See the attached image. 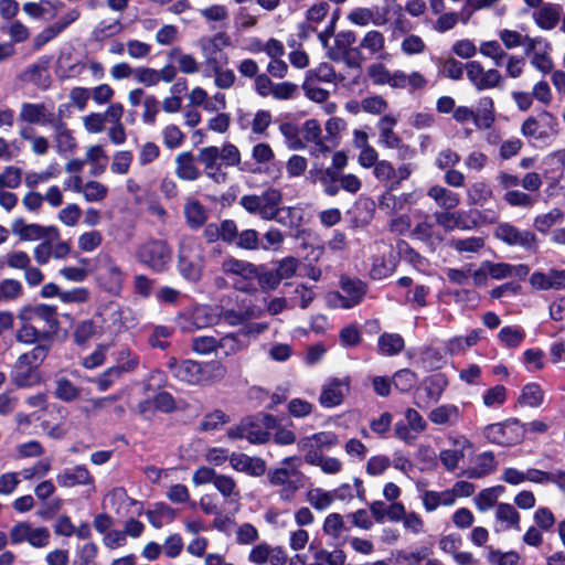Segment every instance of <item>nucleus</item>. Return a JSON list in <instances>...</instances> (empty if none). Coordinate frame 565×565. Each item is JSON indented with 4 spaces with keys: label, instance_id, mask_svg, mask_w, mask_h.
<instances>
[{
    "label": "nucleus",
    "instance_id": "nucleus-1",
    "mask_svg": "<svg viewBox=\"0 0 565 565\" xmlns=\"http://www.w3.org/2000/svg\"><path fill=\"white\" fill-rule=\"evenodd\" d=\"M282 194L278 189L269 188L262 194H247L239 199V205L250 214L258 215L262 220L271 221L277 220L279 223L285 224L278 215L285 209L280 207ZM286 211L292 215L296 211L294 207H287Z\"/></svg>",
    "mask_w": 565,
    "mask_h": 565
},
{
    "label": "nucleus",
    "instance_id": "nucleus-2",
    "mask_svg": "<svg viewBox=\"0 0 565 565\" xmlns=\"http://www.w3.org/2000/svg\"><path fill=\"white\" fill-rule=\"evenodd\" d=\"M204 268V253L201 241L191 235L181 237L178 246V270L180 275L191 281L201 279Z\"/></svg>",
    "mask_w": 565,
    "mask_h": 565
},
{
    "label": "nucleus",
    "instance_id": "nucleus-3",
    "mask_svg": "<svg viewBox=\"0 0 565 565\" xmlns=\"http://www.w3.org/2000/svg\"><path fill=\"white\" fill-rule=\"evenodd\" d=\"M257 268L253 263L233 256H227L221 265L223 274L235 277L234 288L247 294L256 291Z\"/></svg>",
    "mask_w": 565,
    "mask_h": 565
},
{
    "label": "nucleus",
    "instance_id": "nucleus-4",
    "mask_svg": "<svg viewBox=\"0 0 565 565\" xmlns=\"http://www.w3.org/2000/svg\"><path fill=\"white\" fill-rule=\"evenodd\" d=\"M171 249L162 239H148L136 253L137 259L154 271H163L171 260Z\"/></svg>",
    "mask_w": 565,
    "mask_h": 565
},
{
    "label": "nucleus",
    "instance_id": "nucleus-5",
    "mask_svg": "<svg viewBox=\"0 0 565 565\" xmlns=\"http://www.w3.org/2000/svg\"><path fill=\"white\" fill-rule=\"evenodd\" d=\"M232 45L231 38L225 32H217L213 35H204L198 40V46L204 57L205 68L216 64H227L228 56L223 49Z\"/></svg>",
    "mask_w": 565,
    "mask_h": 565
},
{
    "label": "nucleus",
    "instance_id": "nucleus-6",
    "mask_svg": "<svg viewBox=\"0 0 565 565\" xmlns=\"http://www.w3.org/2000/svg\"><path fill=\"white\" fill-rule=\"evenodd\" d=\"M266 323H252L237 332H230L217 340L218 351L224 356L235 355L247 349L250 335H258L267 329Z\"/></svg>",
    "mask_w": 565,
    "mask_h": 565
},
{
    "label": "nucleus",
    "instance_id": "nucleus-7",
    "mask_svg": "<svg viewBox=\"0 0 565 565\" xmlns=\"http://www.w3.org/2000/svg\"><path fill=\"white\" fill-rule=\"evenodd\" d=\"M9 539L13 545L28 543L34 548H44L50 544L51 533L44 526H33L29 522H19L11 527Z\"/></svg>",
    "mask_w": 565,
    "mask_h": 565
},
{
    "label": "nucleus",
    "instance_id": "nucleus-8",
    "mask_svg": "<svg viewBox=\"0 0 565 565\" xmlns=\"http://www.w3.org/2000/svg\"><path fill=\"white\" fill-rule=\"evenodd\" d=\"M484 437L493 444L511 446L524 438L525 427L516 419L503 424H491L483 430Z\"/></svg>",
    "mask_w": 565,
    "mask_h": 565
},
{
    "label": "nucleus",
    "instance_id": "nucleus-9",
    "mask_svg": "<svg viewBox=\"0 0 565 565\" xmlns=\"http://www.w3.org/2000/svg\"><path fill=\"white\" fill-rule=\"evenodd\" d=\"M340 287L341 292L331 294L329 301L344 309L358 306L366 294V285L359 279L342 277Z\"/></svg>",
    "mask_w": 565,
    "mask_h": 565
},
{
    "label": "nucleus",
    "instance_id": "nucleus-10",
    "mask_svg": "<svg viewBox=\"0 0 565 565\" xmlns=\"http://www.w3.org/2000/svg\"><path fill=\"white\" fill-rule=\"evenodd\" d=\"M525 54L530 57L531 65L542 74L553 71L554 63L551 57V44L542 38L524 36Z\"/></svg>",
    "mask_w": 565,
    "mask_h": 565
},
{
    "label": "nucleus",
    "instance_id": "nucleus-11",
    "mask_svg": "<svg viewBox=\"0 0 565 565\" xmlns=\"http://www.w3.org/2000/svg\"><path fill=\"white\" fill-rule=\"evenodd\" d=\"M339 444L338 436L332 431H319L303 436L298 440L299 451L305 452L306 462H313L316 456L323 450H329Z\"/></svg>",
    "mask_w": 565,
    "mask_h": 565
},
{
    "label": "nucleus",
    "instance_id": "nucleus-12",
    "mask_svg": "<svg viewBox=\"0 0 565 565\" xmlns=\"http://www.w3.org/2000/svg\"><path fill=\"white\" fill-rule=\"evenodd\" d=\"M465 68L468 79L477 90L501 87L504 82L498 70H484L478 61L468 62Z\"/></svg>",
    "mask_w": 565,
    "mask_h": 565
},
{
    "label": "nucleus",
    "instance_id": "nucleus-13",
    "mask_svg": "<svg viewBox=\"0 0 565 565\" xmlns=\"http://www.w3.org/2000/svg\"><path fill=\"white\" fill-rule=\"evenodd\" d=\"M11 231L22 241H44L60 237V231L56 226L26 223L23 218H15L11 224Z\"/></svg>",
    "mask_w": 565,
    "mask_h": 565
},
{
    "label": "nucleus",
    "instance_id": "nucleus-14",
    "mask_svg": "<svg viewBox=\"0 0 565 565\" xmlns=\"http://www.w3.org/2000/svg\"><path fill=\"white\" fill-rule=\"evenodd\" d=\"M374 177L390 189H396L401 182L407 180L413 173L411 163H403L398 168L387 160H381L373 170Z\"/></svg>",
    "mask_w": 565,
    "mask_h": 565
},
{
    "label": "nucleus",
    "instance_id": "nucleus-15",
    "mask_svg": "<svg viewBox=\"0 0 565 565\" xmlns=\"http://www.w3.org/2000/svg\"><path fill=\"white\" fill-rule=\"evenodd\" d=\"M19 120L26 125H52L54 114L43 103H22L19 111Z\"/></svg>",
    "mask_w": 565,
    "mask_h": 565
},
{
    "label": "nucleus",
    "instance_id": "nucleus-16",
    "mask_svg": "<svg viewBox=\"0 0 565 565\" xmlns=\"http://www.w3.org/2000/svg\"><path fill=\"white\" fill-rule=\"evenodd\" d=\"M349 391L350 381L348 377L332 379L322 386L319 402L327 408L338 406L342 403Z\"/></svg>",
    "mask_w": 565,
    "mask_h": 565
},
{
    "label": "nucleus",
    "instance_id": "nucleus-17",
    "mask_svg": "<svg viewBox=\"0 0 565 565\" xmlns=\"http://www.w3.org/2000/svg\"><path fill=\"white\" fill-rule=\"evenodd\" d=\"M454 448L444 449L439 454V460L448 471H454L459 467V462L463 459L465 452L472 448L471 443L465 436L449 438Z\"/></svg>",
    "mask_w": 565,
    "mask_h": 565
},
{
    "label": "nucleus",
    "instance_id": "nucleus-18",
    "mask_svg": "<svg viewBox=\"0 0 565 565\" xmlns=\"http://www.w3.org/2000/svg\"><path fill=\"white\" fill-rule=\"evenodd\" d=\"M495 236L509 245H519L532 248L536 243L535 234L529 231H520L515 226L503 223L495 230Z\"/></svg>",
    "mask_w": 565,
    "mask_h": 565
},
{
    "label": "nucleus",
    "instance_id": "nucleus-19",
    "mask_svg": "<svg viewBox=\"0 0 565 565\" xmlns=\"http://www.w3.org/2000/svg\"><path fill=\"white\" fill-rule=\"evenodd\" d=\"M220 149L214 146L204 147L199 150L198 161L203 164L207 178L216 183H222L226 179V174L221 170Z\"/></svg>",
    "mask_w": 565,
    "mask_h": 565
},
{
    "label": "nucleus",
    "instance_id": "nucleus-20",
    "mask_svg": "<svg viewBox=\"0 0 565 565\" xmlns=\"http://www.w3.org/2000/svg\"><path fill=\"white\" fill-rule=\"evenodd\" d=\"M120 103H111L105 111H93L82 117L85 131L90 135H97L106 129Z\"/></svg>",
    "mask_w": 565,
    "mask_h": 565
},
{
    "label": "nucleus",
    "instance_id": "nucleus-21",
    "mask_svg": "<svg viewBox=\"0 0 565 565\" xmlns=\"http://www.w3.org/2000/svg\"><path fill=\"white\" fill-rule=\"evenodd\" d=\"M231 467L238 472L253 477H260L266 471V463L258 457H249L245 454L232 452L230 456Z\"/></svg>",
    "mask_w": 565,
    "mask_h": 565
},
{
    "label": "nucleus",
    "instance_id": "nucleus-22",
    "mask_svg": "<svg viewBox=\"0 0 565 565\" xmlns=\"http://www.w3.org/2000/svg\"><path fill=\"white\" fill-rule=\"evenodd\" d=\"M21 327L15 333V340L23 344L51 343L52 337L49 332L38 329L36 324L31 320H19Z\"/></svg>",
    "mask_w": 565,
    "mask_h": 565
},
{
    "label": "nucleus",
    "instance_id": "nucleus-23",
    "mask_svg": "<svg viewBox=\"0 0 565 565\" xmlns=\"http://www.w3.org/2000/svg\"><path fill=\"white\" fill-rule=\"evenodd\" d=\"M530 282L539 290L565 288V270L551 269L547 273H533Z\"/></svg>",
    "mask_w": 565,
    "mask_h": 565
},
{
    "label": "nucleus",
    "instance_id": "nucleus-24",
    "mask_svg": "<svg viewBox=\"0 0 565 565\" xmlns=\"http://www.w3.org/2000/svg\"><path fill=\"white\" fill-rule=\"evenodd\" d=\"M562 11V6L548 2L542 4L532 17L540 29L551 31L558 24Z\"/></svg>",
    "mask_w": 565,
    "mask_h": 565
},
{
    "label": "nucleus",
    "instance_id": "nucleus-25",
    "mask_svg": "<svg viewBox=\"0 0 565 565\" xmlns=\"http://www.w3.org/2000/svg\"><path fill=\"white\" fill-rule=\"evenodd\" d=\"M172 375L186 384L195 385L202 381L201 365L194 361H175L169 363Z\"/></svg>",
    "mask_w": 565,
    "mask_h": 565
},
{
    "label": "nucleus",
    "instance_id": "nucleus-26",
    "mask_svg": "<svg viewBox=\"0 0 565 565\" xmlns=\"http://www.w3.org/2000/svg\"><path fill=\"white\" fill-rule=\"evenodd\" d=\"M57 483L64 488L88 486L94 483V478L86 467L76 466L74 468L63 470L57 476Z\"/></svg>",
    "mask_w": 565,
    "mask_h": 565
},
{
    "label": "nucleus",
    "instance_id": "nucleus-27",
    "mask_svg": "<svg viewBox=\"0 0 565 565\" xmlns=\"http://www.w3.org/2000/svg\"><path fill=\"white\" fill-rule=\"evenodd\" d=\"M461 412L455 404H443L433 408L428 414V419L440 426H455L460 422Z\"/></svg>",
    "mask_w": 565,
    "mask_h": 565
},
{
    "label": "nucleus",
    "instance_id": "nucleus-28",
    "mask_svg": "<svg viewBox=\"0 0 565 565\" xmlns=\"http://www.w3.org/2000/svg\"><path fill=\"white\" fill-rule=\"evenodd\" d=\"M262 310L256 309L254 306H246L245 308L236 309H222L220 318L231 327L243 326L248 321L259 318Z\"/></svg>",
    "mask_w": 565,
    "mask_h": 565
},
{
    "label": "nucleus",
    "instance_id": "nucleus-29",
    "mask_svg": "<svg viewBox=\"0 0 565 565\" xmlns=\"http://www.w3.org/2000/svg\"><path fill=\"white\" fill-rule=\"evenodd\" d=\"M183 214L188 225L194 230L202 227L209 217L206 207L194 198H188L185 200Z\"/></svg>",
    "mask_w": 565,
    "mask_h": 565
},
{
    "label": "nucleus",
    "instance_id": "nucleus-30",
    "mask_svg": "<svg viewBox=\"0 0 565 565\" xmlns=\"http://www.w3.org/2000/svg\"><path fill=\"white\" fill-rule=\"evenodd\" d=\"M19 78L25 83L46 89L50 86L51 79L47 73V62L41 61L29 65L20 75Z\"/></svg>",
    "mask_w": 565,
    "mask_h": 565
},
{
    "label": "nucleus",
    "instance_id": "nucleus-31",
    "mask_svg": "<svg viewBox=\"0 0 565 565\" xmlns=\"http://www.w3.org/2000/svg\"><path fill=\"white\" fill-rule=\"evenodd\" d=\"M55 309L47 305H39L35 307H24L19 311V320H31L36 324L39 321H44L47 326L52 327L56 323Z\"/></svg>",
    "mask_w": 565,
    "mask_h": 565
},
{
    "label": "nucleus",
    "instance_id": "nucleus-32",
    "mask_svg": "<svg viewBox=\"0 0 565 565\" xmlns=\"http://www.w3.org/2000/svg\"><path fill=\"white\" fill-rule=\"evenodd\" d=\"M295 461L299 462L297 457H287L282 460L281 468L274 469L268 472L267 477L273 486H282L290 481L292 478L301 477L297 466L292 465Z\"/></svg>",
    "mask_w": 565,
    "mask_h": 565
},
{
    "label": "nucleus",
    "instance_id": "nucleus-33",
    "mask_svg": "<svg viewBox=\"0 0 565 565\" xmlns=\"http://www.w3.org/2000/svg\"><path fill=\"white\" fill-rule=\"evenodd\" d=\"M175 174L185 181H195L201 177V171L191 152H181L175 157Z\"/></svg>",
    "mask_w": 565,
    "mask_h": 565
},
{
    "label": "nucleus",
    "instance_id": "nucleus-34",
    "mask_svg": "<svg viewBox=\"0 0 565 565\" xmlns=\"http://www.w3.org/2000/svg\"><path fill=\"white\" fill-rule=\"evenodd\" d=\"M422 503L426 512L431 513L440 507H452L455 501L449 489L443 491L424 490L420 494Z\"/></svg>",
    "mask_w": 565,
    "mask_h": 565
},
{
    "label": "nucleus",
    "instance_id": "nucleus-35",
    "mask_svg": "<svg viewBox=\"0 0 565 565\" xmlns=\"http://www.w3.org/2000/svg\"><path fill=\"white\" fill-rule=\"evenodd\" d=\"M50 350L51 343L35 345L31 351L20 354L13 365L38 371L39 366L46 359Z\"/></svg>",
    "mask_w": 565,
    "mask_h": 565
},
{
    "label": "nucleus",
    "instance_id": "nucleus-36",
    "mask_svg": "<svg viewBox=\"0 0 565 565\" xmlns=\"http://www.w3.org/2000/svg\"><path fill=\"white\" fill-rule=\"evenodd\" d=\"M227 436L232 439L245 438L252 444H264L269 440V433L263 429H255L250 423L243 422L236 428H231Z\"/></svg>",
    "mask_w": 565,
    "mask_h": 565
},
{
    "label": "nucleus",
    "instance_id": "nucleus-37",
    "mask_svg": "<svg viewBox=\"0 0 565 565\" xmlns=\"http://www.w3.org/2000/svg\"><path fill=\"white\" fill-rule=\"evenodd\" d=\"M214 487L228 503L239 504L242 493L233 477L220 473L215 480Z\"/></svg>",
    "mask_w": 565,
    "mask_h": 565
},
{
    "label": "nucleus",
    "instance_id": "nucleus-38",
    "mask_svg": "<svg viewBox=\"0 0 565 565\" xmlns=\"http://www.w3.org/2000/svg\"><path fill=\"white\" fill-rule=\"evenodd\" d=\"M385 36L381 31H367L359 43V47L371 56L383 57L385 52Z\"/></svg>",
    "mask_w": 565,
    "mask_h": 565
},
{
    "label": "nucleus",
    "instance_id": "nucleus-39",
    "mask_svg": "<svg viewBox=\"0 0 565 565\" xmlns=\"http://www.w3.org/2000/svg\"><path fill=\"white\" fill-rule=\"evenodd\" d=\"M475 116V126L478 129H489L495 119L493 99L490 97L480 98Z\"/></svg>",
    "mask_w": 565,
    "mask_h": 565
},
{
    "label": "nucleus",
    "instance_id": "nucleus-40",
    "mask_svg": "<svg viewBox=\"0 0 565 565\" xmlns=\"http://www.w3.org/2000/svg\"><path fill=\"white\" fill-rule=\"evenodd\" d=\"M54 141L58 152H72L76 148V140L66 124L58 120L53 121Z\"/></svg>",
    "mask_w": 565,
    "mask_h": 565
},
{
    "label": "nucleus",
    "instance_id": "nucleus-41",
    "mask_svg": "<svg viewBox=\"0 0 565 565\" xmlns=\"http://www.w3.org/2000/svg\"><path fill=\"white\" fill-rule=\"evenodd\" d=\"M21 139L30 143V149L35 156H45L50 150V141L46 137L36 134L35 129L25 126L19 130Z\"/></svg>",
    "mask_w": 565,
    "mask_h": 565
},
{
    "label": "nucleus",
    "instance_id": "nucleus-42",
    "mask_svg": "<svg viewBox=\"0 0 565 565\" xmlns=\"http://www.w3.org/2000/svg\"><path fill=\"white\" fill-rule=\"evenodd\" d=\"M169 57L177 62L178 70L182 74L192 75L200 71L201 63L191 53L183 52L180 47H173L169 52Z\"/></svg>",
    "mask_w": 565,
    "mask_h": 565
},
{
    "label": "nucleus",
    "instance_id": "nucleus-43",
    "mask_svg": "<svg viewBox=\"0 0 565 565\" xmlns=\"http://www.w3.org/2000/svg\"><path fill=\"white\" fill-rule=\"evenodd\" d=\"M124 113V106L122 104H119L110 122L108 124L109 128L107 129V136L110 142L116 146L125 143L127 139L126 128L122 122Z\"/></svg>",
    "mask_w": 565,
    "mask_h": 565
},
{
    "label": "nucleus",
    "instance_id": "nucleus-44",
    "mask_svg": "<svg viewBox=\"0 0 565 565\" xmlns=\"http://www.w3.org/2000/svg\"><path fill=\"white\" fill-rule=\"evenodd\" d=\"M404 339L397 333H383L377 341V352L384 356L397 355L404 350Z\"/></svg>",
    "mask_w": 565,
    "mask_h": 565
},
{
    "label": "nucleus",
    "instance_id": "nucleus-45",
    "mask_svg": "<svg viewBox=\"0 0 565 565\" xmlns=\"http://www.w3.org/2000/svg\"><path fill=\"white\" fill-rule=\"evenodd\" d=\"M53 394L57 399L71 403L79 398L82 388L66 377H58L54 383Z\"/></svg>",
    "mask_w": 565,
    "mask_h": 565
},
{
    "label": "nucleus",
    "instance_id": "nucleus-46",
    "mask_svg": "<svg viewBox=\"0 0 565 565\" xmlns=\"http://www.w3.org/2000/svg\"><path fill=\"white\" fill-rule=\"evenodd\" d=\"M108 157L100 145L90 146L85 153V161L92 166L90 174L98 177L107 167Z\"/></svg>",
    "mask_w": 565,
    "mask_h": 565
},
{
    "label": "nucleus",
    "instance_id": "nucleus-47",
    "mask_svg": "<svg viewBox=\"0 0 565 565\" xmlns=\"http://www.w3.org/2000/svg\"><path fill=\"white\" fill-rule=\"evenodd\" d=\"M124 29L125 26L118 18L103 19L94 28L92 35L95 40L102 41L120 34Z\"/></svg>",
    "mask_w": 565,
    "mask_h": 565
},
{
    "label": "nucleus",
    "instance_id": "nucleus-48",
    "mask_svg": "<svg viewBox=\"0 0 565 565\" xmlns=\"http://www.w3.org/2000/svg\"><path fill=\"white\" fill-rule=\"evenodd\" d=\"M428 196L431 198L440 207L446 210L455 209L460 202L457 193L440 185L431 186L428 190Z\"/></svg>",
    "mask_w": 565,
    "mask_h": 565
},
{
    "label": "nucleus",
    "instance_id": "nucleus-49",
    "mask_svg": "<svg viewBox=\"0 0 565 565\" xmlns=\"http://www.w3.org/2000/svg\"><path fill=\"white\" fill-rule=\"evenodd\" d=\"M396 124V120L392 116H383L379 122L380 129V140L385 147L394 149L399 146L401 139L393 131V127Z\"/></svg>",
    "mask_w": 565,
    "mask_h": 565
},
{
    "label": "nucleus",
    "instance_id": "nucleus-50",
    "mask_svg": "<svg viewBox=\"0 0 565 565\" xmlns=\"http://www.w3.org/2000/svg\"><path fill=\"white\" fill-rule=\"evenodd\" d=\"M226 64H216L206 68V76H214V85L220 89H228L233 87L236 76L233 70L224 68Z\"/></svg>",
    "mask_w": 565,
    "mask_h": 565
},
{
    "label": "nucleus",
    "instance_id": "nucleus-51",
    "mask_svg": "<svg viewBox=\"0 0 565 565\" xmlns=\"http://www.w3.org/2000/svg\"><path fill=\"white\" fill-rule=\"evenodd\" d=\"M11 379L18 387H31L41 381L39 371L15 365L12 367Z\"/></svg>",
    "mask_w": 565,
    "mask_h": 565
},
{
    "label": "nucleus",
    "instance_id": "nucleus-52",
    "mask_svg": "<svg viewBox=\"0 0 565 565\" xmlns=\"http://www.w3.org/2000/svg\"><path fill=\"white\" fill-rule=\"evenodd\" d=\"M476 467L468 471L469 478H481L497 468L494 455L491 451H484L476 457Z\"/></svg>",
    "mask_w": 565,
    "mask_h": 565
},
{
    "label": "nucleus",
    "instance_id": "nucleus-53",
    "mask_svg": "<svg viewBox=\"0 0 565 565\" xmlns=\"http://www.w3.org/2000/svg\"><path fill=\"white\" fill-rule=\"evenodd\" d=\"M345 18L350 24L360 28L377 24L374 11L367 7H355L347 13Z\"/></svg>",
    "mask_w": 565,
    "mask_h": 565
},
{
    "label": "nucleus",
    "instance_id": "nucleus-54",
    "mask_svg": "<svg viewBox=\"0 0 565 565\" xmlns=\"http://www.w3.org/2000/svg\"><path fill=\"white\" fill-rule=\"evenodd\" d=\"M498 521L505 523V529L520 530L521 515L512 504L499 503L495 510Z\"/></svg>",
    "mask_w": 565,
    "mask_h": 565
},
{
    "label": "nucleus",
    "instance_id": "nucleus-55",
    "mask_svg": "<svg viewBox=\"0 0 565 565\" xmlns=\"http://www.w3.org/2000/svg\"><path fill=\"white\" fill-rule=\"evenodd\" d=\"M335 494L333 491H327L321 488L310 489L307 492V501L316 510L323 511L332 505L334 502Z\"/></svg>",
    "mask_w": 565,
    "mask_h": 565
},
{
    "label": "nucleus",
    "instance_id": "nucleus-56",
    "mask_svg": "<svg viewBox=\"0 0 565 565\" xmlns=\"http://www.w3.org/2000/svg\"><path fill=\"white\" fill-rule=\"evenodd\" d=\"M492 198V190L483 181L473 182L467 189V200L471 205H483Z\"/></svg>",
    "mask_w": 565,
    "mask_h": 565
},
{
    "label": "nucleus",
    "instance_id": "nucleus-57",
    "mask_svg": "<svg viewBox=\"0 0 565 565\" xmlns=\"http://www.w3.org/2000/svg\"><path fill=\"white\" fill-rule=\"evenodd\" d=\"M303 138L308 142H312L315 145L316 152H327L329 148L324 145L322 139L320 138L321 128L317 120L310 119L307 120L303 125Z\"/></svg>",
    "mask_w": 565,
    "mask_h": 565
},
{
    "label": "nucleus",
    "instance_id": "nucleus-58",
    "mask_svg": "<svg viewBox=\"0 0 565 565\" xmlns=\"http://www.w3.org/2000/svg\"><path fill=\"white\" fill-rule=\"evenodd\" d=\"M484 268L488 269L489 275L494 279H503L513 275H519L521 271L526 274L527 268L525 266L514 267L504 263H484Z\"/></svg>",
    "mask_w": 565,
    "mask_h": 565
},
{
    "label": "nucleus",
    "instance_id": "nucleus-59",
    "mask_svg": "<svg viewBox=\"0 0 565 565\" xmlns=\"http://www.w3.org/2000/svg\"><path fill=\"white\" fill-rule=\"evenodd\" d=\"M447 380L441 374H436L428 377L424 384L423 388L426 392V396L431 402H438L441 397L444 391L447 387Z\"/></svg>",
    "mask_w": 565,
    "mask_h": 565
},
{
    "label": "nucleus",
    "instance_id": "nucleus-60",
    "mask_svg": "<svg viewBox=\"0 0 565 565\" xmlns=\"http://www.w3.org/2000/svg\"><path fill=\"white\" fill-rule=\"evenodd\" d=\"M564 218V212L561 209H552L547 213L537 215L534 220V227L541 233H547L548 230L559 224Z\"/></svg>",
    "mask_w": 565,
    "mask_h": 565
},
{
    "label": "nucleus",
    "instance_id": "nucleus-61",
    "mask_svg": "<svg viewBox=\"0 0 565 565\" xmlns=\"http://www.w3.org/2000/svg\"><path fill=\"white\" fill-rule=\"evenodd\" d=\"M23 294L22 284L17 279H3L0 281V305L11 302L20 298Z\"/></svg>",
    "mask_w": 565,
    "mask_h": 565
},
{
    "label": "nucleus",
    "instance_id": "nucleus-62",
    "mask_svg": "<svg viewBox=\"0 0 565 565\" xmlns=\"http://www.w3.org/2000/svg\"><path fill=\"white\" fill-rule=\"evenodd\" d=\"M458 253H478L484 247V238L480 236H471L467 238H452L449 243Z\"/></svg>",
    "mask_w": 565,
    "mask_h": 565
},
{
    "label": "nucleus",
    "instance_id": "nucleus-63",
    "mask_svg": "<svg viewBox=\"0 0 565 565\" xmlns=\"http://www.w3.org/2000/svg\"><path fill=\"white\" fill-rule=\"evenodd\" d=\"M347 530L343 516L339 513H330L323 521V533L333 539H339Z\"/></svg>",
    "mask_w": 565,
    "mask_h": 565
},
{
    "label": "nucleus",
    "instance_id": "nucleus-64",
    "mask_svg": "<svg viewBox=\"0 0 565 565\" xmlns=\"http://www.w3.org/2000/svg\"><path fill=\"white\" fill-rule=\"evenodd\" d=\"M82 189L81 193L87 202H100L108 194V188L98 181H88Z\"/></svg>",
    "mask_w": 565,
    "mask_h": 565
}]
</instances>
